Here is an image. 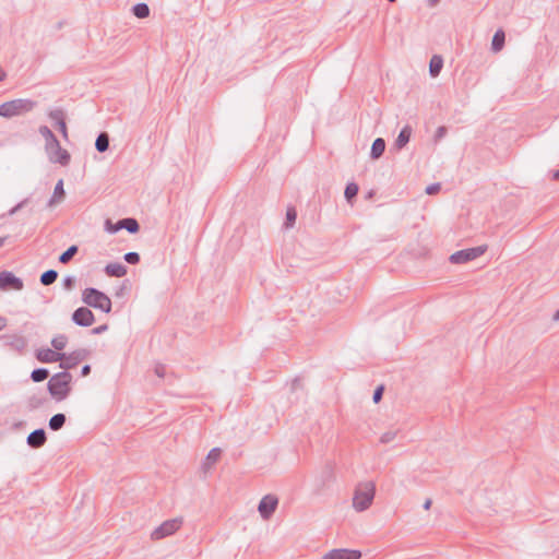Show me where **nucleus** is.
I'll list each match as a JSON object with an SVG mask.
<instances>
[{"instance_id": "17", "label": "nucleus", "mask_w": 559, "mask_h": 559, "mask_svg": "<svg viewBox=\"0 0 559 559\" xmlns=\"http://www.w3.org/2000/svg\"><path fill=\"white\" fill-rule=\"evenodd\" d=\"M64 198H66V191L63 188V180L60 179L55 186L52 197L49 199L47 206L53 207L56 204L61 203Z\"/></svg>"}, {"instance_id": "14", "label": "nucleus", "mask_w": 559, "mask_h": 559, "mask_svg": "<svg viewBox=\"0 0 559 559\" xmlns=\"http://www.w3.org/2000/svg\"><path fill=\"white\" fill-rule=\"evenodd\" d=\"M47 442V435L45 429L38 428L32 431L27 438L26 443L32 449H39Z\"/></svg>"}, {"instance_id": "46", "label": "nucleus", "mask_w": 559, "mask_h": 559, "mask_svg": "<svg viewBox=\"0 0 559 559\" xmlns=\"http://www.w3.org/2000/svg\"><path fill=\"white\" fill-rule=\"evenodd\" d=\"M301 388H302V386H301V381H300V379H299V378H295V379L293 380V382H292L290 390L294 392V391H296V390H298V389H301Z\"/></svg>"}, {"instance_id": "39", "label": "nucleus", "mask_w": 559, "mask_h": 559, "mask_svg": "<svg viewBox=\"0 0 559 559\" xmlns=\"http://www.w3.org/2000/svg\"><path fill=\"white\" fill-rule=\"evenodd\" d=\"M383 391H384L383 385H379L376 388V390L373 391V395H372V400L374 403H379L381 401Z\"/></svg>"}, {"instance_id": "26", "label": "nucleus", "mask_w": 559, "mask_h": 559, "mask_svg": "<svg viewBox=\"0 0 559 559\" xmlns=\"http://www.w3.org/2000/svg\"><path fill=\"white\" fill-rule=\"evenodd\" d=\"M78 252L79 247L76 245H72L59 255L58 261L61 264H68Z\"/></svg>"}, {"instance_id": "9", "label": "nucleus", "mask_w": 559, "mask_h": 559, "mask_svg": "<svg viewBox=\"0 0 559 559\" xmlns=\"http://www.w3.org/2000/svg\"><path fill=\"white\" fill-rule=\"evenodd\" d=\"M24 283L22 278L17 277L10 271H2L0 273V289L1 290H22Z\"/></svg>"}, {"instance_id": "37", "label": "nucleus", "mask_w": 559, "mask_h": 559, "mask_svg": "<svg viewBox=\"0 0 559 559\" xmlns=\"http://www.w3.org/2000/svg\"><path fill=\"white\" fill-rule=\"evenodd\" d=\"M448 133V129L447 127L444 126H440L437 130H436V133L433 135V141L436 143H438L439 141H441Z\"/></svg>"}, {"instance_id": "16", "label": "nucleus", "mask_w": 559, "mask_h": 559, "mask_svg": "<svg viewBox=\"0 0 559 559\" xmlns=\"http://www.w3.org/2000/svg\"><path fill=\"white\" fill-rule=\"evenodd\" d=\"M413 129L409 124H406L400 131L397 138L394 141V147L400 151L404 148L411 140Z\"/></svg>"}, {"instance_id": "12", "label": "nucleus", "mask_w": 559, "mask_h": 559, "mask_svg": "<svg viewBox=\"0 0 559 559\" xmlns=\"http://www.w3.org/2000/svg\"><path fill=\"white\" fill-rule=\"evenodd\" d=\"M0 340L3 342V345L19 354L23 353L25 347L27 346V341L24 336L21 335H2Z\"/></svg>"}, {"instance_id": "34", "label": "nucleus", "mask_w": 559, "mask_h": 559, "mask_svg": "<svg viewBox=\"0 0 559 559\" xmlns=\"http://www.w3.org/2000/svg\"><path fill=\"white\" fill-rule=\"evenodd\" d=\"M120 229H122V227H120V219L117 222V223H112L111 219L107 218L105 221V230L109 234H116L117 231H119Z\"/></svg>"}, {"instance_id": "27", "label": "nucleus", "mask_w": 559, "mask_h": 559, "mask_svg": "<svg viewBox=\"0 0 559 559\" xmlns=\"http://www.w3.org/2000/svg\"><path fill=\"white\" fill-rule=\"evenodd\" d=\"M58 278V272L56 270H47L44 273H41L39 281L40 284L44 286H49L53 284Z\"/></svg>"}, {"instance_id": "36", "label": "nucleus", "mask_w": 559, "mask_h": 559, "mask_svg": "<svg viewBox=\"0 0 559 559\" xmlns=\"http://www.w3.org/2000/svg\"><path fill=\"white\" fill-rule=\"evenodd\" d=\"M123 259L129 264H138L140 262V254L138 252H128L123 255Z\"/></svg>"}, {"instance_id": "19", "label": "nucleus", "mask_w": 559, "mask_h": 559, "mask_svg": "<svg viewBox=\"0 0 559 559\" xmlns=\"http://www.w3.org/2000/svg\"><path fill=\"white\" fill-rule=\"evenodd\" d=\"M385 151V141L382 138H377L371 145L370 158L376 160L379 159Z\"/></svg>"}, {"instance_id": "7", "label": "nucleus", "mask_w": 559, "mask_h": 559, "mask_svg": "<svg viewBox=\"0 0 559 559\" xmlns=\"http://www.w3.org/2000/svg\"><path fill=\"white\" fill-rule=\"evenodd\" d=\"M181 524V519L167 520L152 532L151 537L152 539L158 540L170 536L180 528Z\"/></svg>"}, {"instance_id": "6", "label": "nucleus", "mask_w": 559, "mask_h": 559, "mask_svg": "<svg viewBox=\"0 0 559 559\" xmlns=\"http://www.w3.org/2000/svg\"><path fill=\"white\" fill-rule=\"evenodd\" d=\"M487 251V246H477L473 248H467L463 250H459L452 253L449 258L452 264H464L466 262L473 261L480 255H483Z\"/></svg>"}, {"instance_id": "20", "label": "nucleus", "mask_w": 559, "mask_h": 559, "mask_svg": "<svg viewBox=\"0 0 559 559\" xmlns=\"http://www.w3.org/2000/svg\"><path fill=\"white\" fill-rule=\"evenodd\" d=\"M443 67V59L439 55H433L429 62V73L432 78H436L440 74Z\"/></svg>"}, {"instance_id": "42", "label": "nucleus", "mask_w": 559, "mask_h": 559, "mask_svg": "<svg viewBox=\"0 0 559 559\" xmlns=\"http://www.w3.org/2000/svg\"><path fill=\"white\" fill-rule=\"evenodd\" d=\"M28 405L31 408H37L41 405V400L33 396L28 400Z\"/></svg>"}, {"instance_id": "53", "label": "nucleus", "mask_w": 559, "mask_h": 559, "mask_svg": "<svg viewBox=\"0 0 559 559\" xmlns=\"http://www.w3.org/2000/svg\"><path fill=\"white\" fill-rule=\"evenodd\" d=\"M552 179L554 180H559V169L554 171Z\"/></svg>"}, {"instance_id": "44", "label": "nucleus", "mask_w": 559, "mask_h": 559, "mask_svg": "<svg viewBox=\"0 0 559 559\" xmlns=\"http://www.w3.org/2000/svg\"><path fill=\"white\" fill-rule=\"evenodd\" d=\"M108 330V325L107 324H102V325H98L96 328H94L92 330V333L93 334H102L104 332H106Z\"/></svg>"}, {"instance_id": "40", "label": "nucleus", "mask_w": 559, "mask_h": 559, "mask_svg": "<svg viewBox=\"0 0 559 559\" xmlns=\"http://www.w3.org/2000/svg\"><path fill=\"white\" fill-rule=\"evenodd\" d=\"M49 117L58 123L61 120H64V114L62 110L57 109L49 114Z\"/></svg>"}, {"instance_id": "13", "label": "nucleus", "mask_w": 559, "mask_h": 559, "mask_svg": "<svg viewBox=\"0 0 559 559\" xmlns=\"http://www.w3.org/2000/svg\"><path fill=\"white\" fill-rule=\"evenodd\" d=\"M361 552L359 550L337 548L328 551L323 559H360Z\"/></svg>"}, {"instance_id": "35", "label": "nucleus", "mask_w": 559, "mask_h": 559, "mask_svg": "<svg viewBox=\"0 0 559 559\" xmlns=\"http://www.w3.org/2000/svg\"><path fill=\"white\" fill-rule=\"evenodd\" d=\"M76 278L72 275H68L62 281V286L67 290H72L75 287Z\"/></svg>"}, {"instance_id": "45", "label": "nucleus", "mask_w": 559, "mask_h": 559, "mask_svg": "<svg viewBox=\"0 0 559 559\" xmlns=\"http://www.w3.org/2000/svg\"><path fill=\"white\" fill-rule=\"evenodd\" d=\"M165 372H166V370H165V366L164 365H157L155 367V373H156L157 377L164 378Z\"/></svg>"}, {"instance_id": "43", "label": "nucleus", "mask_w": 559, "mask_h": 559, "mask_svg": "<svg viewBox=\"0 0 559 559\" xmlns=\"http://www.w3.org/2000/svg\"><path fill=\"white\" fill-rule=\"evenodd\" d=\"M57 126H58L59 131L62 133V135H63L64 138H67V136H68V131H67L66 119H64V120L59 121V122L57 123Z\"/></svg>"}, {"instance_id": "54", "label": "nucleus", "mask_w": 559, "mask_h": 559, "mask_svg": "<svg viewBox=\"0 0 559 559\" xmlns=\"http://www.w3.org/2000/svg\"><path fill=\"white\" fill-rule=\"evenodd\" d=\"M440 0H428L430 7H435Z\"/></svg>"}, {"instance_id": "50", "label": "nucleus", "mask_w": 559, "mask_h": 559, "mask_svg": "<svg viewBox=\"0 0 559 559\" xmlns=\"http://www.w3.org/2000/svg\"><path fill=\"white\" fill-rule=\"evenodd\" d=\"M8 320L5 317L0 316V331L7 326Z\"/></svg>"}, {"instance_id": "15", "label": "nucleus", "mask_w": 559, "mask_h": 559, "mask_svg": "<svg viewBox=\"0 0 559 559\" xmlns=\"http://www.w3.org/2000/svg\"><path fill=\"white\" fill-rule=\"evenodd\" d=\"M64 356V353H59L52 350L50 348H41L36 352V358L40 362L50 364L60 361L61 357Z\"/></svg>"}, {"instance_id": "8", "label": "nucleus", "mask_w": 559, "mask_h": 559, "mask_svg": "<svg viewBox=\"0 0 559 559\" xmlns=\"http://www.w3.org/2000/svg\"><path fill=\"white\" fill-rule=\"evenodd\" d=\"M88 355L90 352L85 348L73 350L70 354L64 353V356L60 359V368H62L63 371H68L69 369L76 367L82 360L86 359Z\"/></svg>"}, {"instance_id": "32", "label": "nucleus", "mask_w": 559, "mask_h": 559, "mask_svg": "<svg viewBox=\"0 0 559 559\" xmlns=\"http://www.w3.org/2000/svg\"><path fill=\"white\" fill-rule=\"evenodd\" d=\"M68 343V337L64 334H59L51 340V345L56 352L62 350Z\"/></svg>"}, {"instance_id": "25", "label": "nucleus", "mask_w": 559, "mask_h": 559, "mask_svg": "<svg viewBox=\"0 0 559 559\" xmlns=\"http://www.w3.org/2000/svg\"><path fill=\"white\" fill-rule=\"evenodd\" d=\"M95 148L99 153H104L109 148V135L107 132H100L95 141Z\"/></svg>"}, {"instance_id": "38", "label": "nucleus", "mask_w": 559, "mask_h": 559, "mask_svg": "<svg viewBox=\"0 0 559 559\" xmlns=\"http://www.w3.org/2000/svg\"><path fill=\"white\" fill-rule=\"evenodd\" d=\"M397 431H386L381 436L380 441L382 443H390L395 439Z\"/></svg>"}, {"instance_id": "3", "label": "nucleus", "mask_w": 559, "mask_h": 559, "mask_svg": "<svg viewBox=\"0 0 559 559\" xmlns=\"http://www.w3.org/2000/svg\"><path fill=\"white\" fill-rule=\"evenodd\" d=\"M82 301L88 307L99 309L105 313H109L111 311L112 304L110 298L97 288H85L82 293Z\"/></svg>"}, {"instance_id": "51", "label": "nucleus", "mask_w": 559, "mask_h": 559, "mask_svg": "<svg viewBox=\"0 0 559 559\" xmlns=\"http://www.w3.org/2000/svg\"><path fill=\"white\" fill-rule=\"evenodd\" d=\"M431 504H432V500H431L430 498H428V499H426V501L424 502L423 508H424L425 510H429V509H430V507H431Z\"/></svg>"}, {"instance_id": "2", "label": "nucleus", "mask_w": 559, "mask_h": 559, "mask_svg": "<svg viewBox=\"0 0 559 559\" xmlns=\"http://www.w3.org/2000/svg\"><path fill=\"white\" fill-rule=\"evenodd\" d=\"M36 102L26 98H16L0 105V117L10 119L32 111Z\"/></svg>"}, {"instance_id": "49", "label": "nucleus", "mask_w": 559, "mask_h": 559, "mask_svg": "<svg viewBox=\"0 0 559 559\" xmlns=\"http://www.w3.org/2000/svg\"><path fill=\"white\" fill-rule=\"evenodd\" d=\"M91 373V366L90 365H84L81 369V376L82 377H87L88 374Z\"/></svg>"}, {"instance_id": "22", "label": "nucleus", "mask_w": 559, "mask_h": 559, "mask_svg": "<svg viewBox=\"0 0 559 559\" xmlns=\"http://www.w3.org/2000/svg\"><path fill=\"white\" fill-rule=\"evenodd\" d=\"M120 227H122V229L128 230L130 234H136L140 230V224L133 217L121 218Z\"/></svg>"}, {"instance_id": "55", "label": "nucleus", "mask_w": 559, "mask_h": 559, "mask_svg": "<svg viewBox=\"0 0 559 559\" xmlns=\"http://www.w3.org/2000/svg\"><path fill=\"white\" fill-rule=\"evenodd\" d=\"M7 237H0V248L5 243Z\"/></svg>"}, {"instance_id": "48", "label": "nucleus", "mask_w": 559, "mask_h": 559, "mask_svg": "<svg viewBox=\"0 0 559 559\" xmlns=\"http://www.w3.org/2000/svg\"><path fill=\"white\" fill-rule=\"evenodd\" d=\"M129 281H124L121 287L116 292L117 297H121L123 295L124 289L127 288Z\"/></svg>"}, {"instance_id": "10", "label": "nucleus", "mask_w": 559, "mask_h": 559, "mask_svg": "<svg viewBox=\"0 0 559 559\" xmlns=\"http://www.w3.org/2000/svg\"><path fill=\"white\" fill-rule=\"evenodd\" d=\"M278 506L277 497L273 495L264 496L258 506V511L263 520H269Z\"/></svg>"}, {"instance_id": "30", "label": "nucleus", "mask_w": 559, "mask_h": 559, "mask_svg": "<svg viewBox=\"0 0 559 559\" xmlns=\"http://www.w3.org/2000/svg\"><path fill=\"white\" fill-rule=\"evenodd\" d=\"M50 372L47 368H36L31 373V379L34 382H41L49 377Z\"/></svg>"}, {"instance_id": "18", "label": "nucleus", "mask_w": 559, "mask_h": 559, "mask_svg": "<svg viewBox=\"0 0 559 559\" xmlns=\"http://www.w3.org/2000/svg\"><path fill=\"white\" fill-rule=\"evenodd\" d=\"M105 273L110 277H122L127 274V266L122 263H108L105 269Z\"/></svg>"}, {"instance_id": "52", "label": "nucleus", "mask_w": 559, "mask_h": 559, "mask_svg": "<svg viewBox=\"0 0 559 559\" xmlns=\"http://www.w3.org/2000/svg\"><path fill=\"white\" fill-rule=\"evenodd\" d=\"M7 74L5 72L0 68V82L5 79Z\"/></svg>"}, {"instance_id": "1", "label": "nucleus", "mask_w": 559, "mask_h": 559, "mask_svg": "<svg viewBox=\"0 0 559 559\" xmlns=\"http://www.w3.org/2000/svg\"><path fill=\"white\" fill-rule=\"evenodd\" d=\"M72 374L69 371H61L53 374L47 383V389L52 399L57 402L66 400L71 392Z\"/></svg>"}, {"instance_id": "28", "label": "nucleus", "mask_w": 559, "mask_h": 559, "mask_svg": "<svg viewBox=\"0 0 559 559\" xmlns=\"http://www.w3.org/2000/svg\"><path fill=\"white\" fill-rule=\"evenodd\" d=\"M134 16L138 19H145L150 15V8L146 3H136L131 9Z\"/></svg>"}, {"instance_id": "47", "label": "nucleus", "mask_w": 559, "mask_h": 559, "mask_svg": "<svg viewBox=\"0 0 559 559\" xmlns=\"http://www.w3.org/2000/svg\"><path fill=\"white\" fill-rule=\"evenodd\" d=\"M27 200H23L22 202H20L19 204H16L11 211H10V214H14L15 212H17L19 210H21L25 204H26Z\"/></svg>"}, {"instance_id": "56", "label": "nucleus", "mask_w": 559, "mask_h": 559, "mask_svg": "<svg viewBox=\"0 0 559 559\" xmlns=\"http://www.w3.org/2000/svg\"><path fill=\"white\" fill-rule=\"evenodd\" d=\"M554 320H559V309L555 312Z\"/></svg>"}, {"instance_id": "33", "label": "nucleus", "mask_w": 559, "mask_h": 559, "mask_svg": "<svg viewBox=\"0 0 559 559\" xmlns=\"http://www.w3.org/2000/svg\"><path fill=\"white\" fill-rule=\"evenodd\" d=\"M39 133L45 139L46 143H51L57 139V136L47 126L39 127Z\"/></svg>"}, {"instance_id": "11", "label": "nucleus", "mask_w": 559, "mask_h": 559, "mask_svg": "<svg viewBox=\"0 0 559 559\" xmlns=\"http://www.w3.org/2000/svg\"><path fill=\"white\" fill-rule=\"evenodd\" d=\"M72 321L83 328L91 326L95 321V316L87 307H79L72 313Z\"/></svg>"}, {"instance_id": "5", "label": "nucleus", "mask_w": 559, "mask_h": 559, "mask_svg": "<svg viewBox=\"0 0 559 559\" xmlns=\"http://www.w3.org/2000/svg\"><path fill=\"white\" fill-rule=\"evenodd\" d=\"M45 151L51 163H58L61 166H67L70 163V153L62 148L58 139L51 143H45Z\"/></svg>"}, {"instance_id": "4", "label": "nucleus", "mask_w": 559, "mask_h": 559, "mask_svg": "<svg viewBox=\"0 0 559 559\" xmlns=\"http://www.w3.org/2000/svg\"><path fill=\"white\" fill-rule=\"evenodd\" d=\"M374 491L376 487L372 481L359 484L353 498L354 509L358 512L367 510L372 503Z\"/></svg>"}, {"instance_id": "23", "label": "nucleus", "mask_w": 559, "mask_h": 559, "mask_svg": "<svg viewBox=\"0 0 559 559\" xmlns=\"http://www.w3.org/2000/svg\"><path fill=\"white\" fill-rule=\"evenodd\" d=\"M66 421H67L66 415L62 413H58V414H55L49 419L48 426L52 431H58L64 426Z\"/></svg>"}, {"instance_id": "29", "label": "nucleus", "mask_w": 559, "mask_h": 559, "mask_svg": "<svg viewBox=\"0 0 559 559\" xmlns=\"http://www.w3.org/2000/svg\"><path fill=\"white\" fill-rule=\"evenodd\" d=\"M359 191V187L355 182H349L346 185L344 197L348 203H352L353 200L356 198L357 193Z\"/></svg>"}, {"instance_id": "41", "label": "nucleus", "mask_w": 559, "mask_h": 559, "mask_svg": "<svg viewBox=\"0 0 559 559\" xmlns=\"http://www.w3.org/2000/svg\"><path fill=\"white\" fill-rule=\"evenodd\" d=\"M441 185L439 182L431 183L426 188V193L429 195L436 194L440 191Z\"/></svg>"}, {"instance_id": "31", "label": "nucleus", "mask_w": 559, "mask_h": 559, "mask_svg": "<svg viewBox=\"0 0 559 559\" xmlns=\"http://www.w3.org/2000/svg\"><path fill=\"white\" fill-rule=\"evenodd\" d=\"M296 218H297V212H296L295 207H288L286 211L284 227L287 229L292 228L296 223Z\"/></svg>"}, {"instance_id": "24", "label": "nucleus", "mask_w": 559, "mask_h": 559, "mask_svg": "<svg viewBox=\"0 0 559 559\" xmlns=\"http://www.w3.org/2000/svg\"><path fill=\"white\" fill-rule=\"evenodd\" d=\"M221 457V449L213 448L206 455L205 461L202 464L204 471L209 469L213 464H215Z\"/></svg>"}, {"instance_id": "21", "label": "nucleus", "mask_w": 559, "mask_h": 559, "mask_svg": "<svg viewBox=\"0 0 559 559\" xmlns=\"http://www.w3.org/2000/svg\"><path fill=\"white\" fill-rule=\"evenodd\" d=\"M504 43H506V34H504L503 29L499 28L498 31H496V33L492 36L491 50L495 52L500 51L503 48Z\"/></svg>"}]
</instances>
